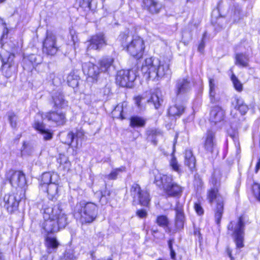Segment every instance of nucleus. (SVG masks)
<instances>
[{"mask_svg": "<svg viewBox=\"0 0 260 260\" xmlns=\"http://www.w3.org/2000/svg\"><path fill=\"white\" fill-rule=\"evenodd\" d=\"M44 221L42 228L47 233H54L64 229L68 223V215L59 204H45L42 209Z\"/></svg>", "mask_w": 260, "mask_h": 260, "instance_id": "f257e3e1", "label": "nucleus"}, {"mask_svg": "<svg viewBox=\"0 0 260 260\" xmlns=\"http://www.w3.org/2000/svg\"><path fill=\"white\" fill-rule=\"evenodd\" d=\"M171 58L149 57L142 63L141 71L147 79H161L171 74Z\"/></svg>", "mask_w": 260, "mask_h": 260, "instance_id": "f03ea898", "label": "nucleus"}, {"mask_svg": "<svg viewBox=\"0 0 260 260\" xmlns=\"http://www.w3.org/2000/svg\"><path fill=\"white\" fill-rule=\"evenodd\" d=\"M98 213V206L91 202H81L77 204L74 215L83 223H90L96 218Z\"/></svg>", "mask_w": 260, "mask_h": 260, "instance_id": "7ed1b4c3", "label": "nucleus"}, {"mask_svg": "<svg viewBox=\"0 0 260 260\" xmlns=\"http://www.w3.org/2000/svg\"><path fill=\"white\" fill-rule=\"evenodd\" d=\"M212 183L213 186L208 190L207 198L209 203L212 205L215 204L214 209L215 221L217 224H219L223 213L224 199L218 193L219 183L217 181L212 179Z\"/></svg>", "mask_w": 260, "mask_h": 260, "instance_id": "20e7f679", "label": "nucleus"}, {"mask_svg": "<svg viewBox=\"0 0 260 260\" xmlns=\"http://www.w3.org/2000/svg\"><path fill=\"white\" fill-rule=\"evenodd\" d=\"M244 219L242 216L232 221L228 225V232L233 236L238 248L244 247Z\"/></svg>", "mask_w": 260, "mask_h": 260, "instance_id": "39448f33", "label": "nucleus"}, {"mask_svg": "<svg viewBox=\"0 0 260 260\" xmlns=\"http://www.w3.org/2000/svg\"><path fill=\"white\" fill-rule=\"evenodd\" d=\"M136 77V70H121L117 73L116 82L121 87H132Z\"/></svg>", "mask_w": 260, "mask_h": 260, "instance_id": "423d86ee", "label": "nucleus"}, {"mask_svg": "<svg viewBox=\"0 0 260 260\" xmlns=\"http://www.w3.org/2000/svg\"><path fill=\"white\" fill-rule=\"evenodd\" d=\"M59 50L56 35L51 31H47L43 42V51L48 55H55Z\"/></svg>", "mask_w": 260, "mask_h": 260, "instance_id": "0eeeda50", "label": "nucleus"}, {"mask_svg": "<svg viewBox=\"0 0 260 260\" xmlns=\"http://www.w3.org/2000/svg\"><path fill=\"white\" fill-rule=\"evenodd\" d=\"M131 194L133 197L134 202L138 201L142 206H147L150 201L149 195L146 190L141 189L140 185L137 183L132 185Z\"/></svg>", "mask_w": 260, "mask_h": 260, "instance_id": "6e6552de", "label": "nucleus"}, {"mask_svg": "<svg viewBox=\"0 0 260 260\" xmlns=\"http://www.w3.org/2000/svg\"><path fill=\"white\" fill-rule=\"evenodd\" d=\"M144 48L143 40L138 37L133 38L128 45H126L127 51L132 56L137 58L142 56Z\"/></svg>", "mask_w": 260, "mask_h": 260, "instance_id": "1a4fd4ad", "label": "nucleus"}, {"mask_svg": "<svg viewBox=\"0 0 260 260\" xmlns=\"http://www.w3.org/2000/svg\"><path fill=\"white\" fill-rule=\"evenodd\" d=\"M7 178L11 184L15 187H23L26 184L24 174L20 171L10 170L7 174Z\"/></svg>", "mask_w": 260, "mask_h": 260, "instance_id": "9d476101", "label": "nucleus"}, {"mask_svg": "<svg viewBox=\"0 0 260 260\" xmlns=\"http://www.w3.org/2000/svg\"><path fill=\"white\" fill-rule=\"evenodd\" d=\"M82 70L85 75L93 81H96L101 72L99 67L91 62H84L82 64Z\"/></svg>", "mask_w": 260, "mask_h": 260, "instance_id": "9b49d317", "label": "nucleus"}, {"mask_svg": "<svg viewBox=\"0 0 260 260\" xmlns=\"http://www.w3.org/2000/svg\"><path fill=\"white\" fill-rule=\"evenodd\" d=\"M86 43L87 50L89 51L92 49H100L102 47L106 45V41L104 35L100 34L92 36L90 40L87 42Z\"/></svg>", "mask_w": 260, "mask_h": 260, "instance_id": "f8f14e48", "label": "nucleus"}, {"mask_svg": "<svg viewBox=\"0 0 260 260\" xmlns=\"http://www.w3.org/2000/svg\"><path fill=\"white\" fill-rule=\"evenodd\" d=\"M42 117L52 121L57 125H63L66 122L65 114L62 112H50L42 114Z\"/></svg>", "mask_w": 260, "mask_h": 260, "instance_id": "ddd939ff", "label": "nucleus"}, {"mask_svg": "<svg viewBox=\"0 0 260 260\" xmlns=\"http://www.w3.org/2000/svg\"><path fill=\"white\" fill-rule=\"evenodd\" d=\"M154 182L157 186L162 188L165 191L173 182L172 176L161 174L158 173L155 176Z\"/></svg>", "mask_w": 260, "mask_h": 260, "instance_id": "4468645a", "label": "nucleus"}, {"mask_svg": "<svg viewBox=\"0 0 260 260\" xmlns=\"http://www.w3.org/2000/svg\"><path fill=\"white\" fill-rule=\"evenodd\" d=\"M225 112L222 108L219 106L212 108L210 115V121L211 123L217 124L221 122L224 118Z\"/></svg>", "mask_w": 260, "mask_h": 260, "instance_id": "2eb2a0df", "label": "nucleus"}, {"mask_svg": "<svg viewBox=\"0 0 260 260\" xmlns=\"http://www.w3.org/2000/svg\"><path fill=\"white\" fill-rule=\"evenodd\" d=\"M190 89V84L187 79L182 78L178 80L176 84V94L178 97L186 94Z\"/></svg>", "mask_w": 260, "mask_h": 260, "instance_id": "dca6fc26", "label": "nucleus"}, {"mask_svg": "<svg viewBox=\"0 0 260 260\" xmlns=\"http://www.w3.org/2000/svg\"><path fill=\"white\" fill-rule=\"evenodd\" d=\"M215 146V133L212 131H208L205 138L204 147L207 152H212Z\"/></svg>", "mask_w": 260, "mask_h": 260, "instance_id": "f3484780", "label": "nucleus"}, {"mask_svg": "<svg viewBox=\"0 0 260 260\" xmlns=\"http://www.w3.org/2000/svg\"><path fill=\"white\" fill-rule=\"evenodd\" d=\"M45 245L47 252L51 253L57 250L59 245V242L56 237L47 236L45 238Z\"/></svg>", "mask_w": 260, "mask_h": 260, "instance_id": "a211bd4d", "label": "nucleus"}, {"mask_svg": "<svg viewBox=\"0 0 260 260\" xmlns=\"http://www.w3.org/2000/svg\"><path fill=\"white\" fill-rule=\"evenodd\" d=\"M114 59L113 57L106 56L103 57L98 61L100 69L101 72H107L113 66Z\"/></svg>", "mask_w": 260, "mask_h": 260, "instance_id": "6ab92c4d", "label": "nucleus"}, {"mask_svg": "<svg viewBox=\"0 0 260 260\" xmlns=\"http://www.w3.org/2000/svg\"><path fill=\"white\" fill-rule=\"evenodd\" d=\"M58 175L55 173H51L50 172H46L42 174L41 180L40 185L42 189L46 188L47 186L49 183L56 181L58 178Z\"/></svg>", "mask_w": 260, "mask_h": 260, "instance_id": "aec40b11", "label": "nucleus"}, {"mask_svg": "<svg viewBox=\"0 0 260 260\" xmlns=\"http://www.w3.org/2000/svg\"><path fill=\"white\" fill-rule=\"evenodd\" d=\"M184 164L192 171L196 167V159L190 150H186L184 153Z\"/></svg>", "mask_w": 260, "mask_h": 260, "instance_id": "412c9836", "label": "nucleus"}, {"mask_svg": "<svg viewBox=\"0 0 260 260\" xmlns=\"http://www.w3.org/2000/svg\"><path fill=\"white\" fill-rule=\"evenodd\" d=\"M176 211V224L178 228L180 229L183 226L184 213L183 206L180 203H177Z\"/></svg>", "mask_w": 260, "mask_h": 260, "instance_id": "4be33fe9", "label": "nucleus"}, {"mask_svg": "<svg viewBox=\"0 0 260 260\" xmlns=\"http://www.w3.org/2000/svg\"><path fill=\"white\" fill-rule=\"evenodd\" d=\"M232 104L235 106L236 110L239 111L241 115L245 114L249 109L248 106L240 98L235 97Z\"/></svg>", "mask_w": 260, "mask_h": 260, "instance_id": "5701e85b", "label": "nucleus"}, {"mask_svg": "<svg viewBox=\"0 0 260 260\" xmlns=\"http://www.w3.org/2000/svg\"><path fill=\"white\" fill-rule=\"evenodd\" d=\"M4 201L5 203V206L10 212L16 209L18 206V203L13 195L6 194L4 198Z\"/></svg>", "mask_w": 260, "mask_h": 260, "instance_id": "b1692460", "label": "nucleus"}, {"mask_svg": "<svg viewBox=\"0 0 260 260\" xmlns=\"http://www.w3.org/2000/svg\"><path fill=\"white\" fill-rule=\"evenodd\" d=\"M57 162L59 164V169L65 172L68 171L70 169L71 166L68 157L63 154H60L57 158Z\"/></svg>", "mask_w": 260, "mask_h": 260, "instance_id": "393cba45", "label": "nucleus"}, {"mask_svg": "<svg viewBox=\"0 0 260 260\" xmlns=\"http://www.w3.org/2000/svg\"><path fill=\"white\" fill-rule=\"evenodd\" d=\"M148 102L153 104L155 109H158L162 102L160 91L157 90L152 92L150 98L148 100Z\"/></svg>", "mask_w": 260, "mask_h": 260, "instance_id": "a878e982", "label": "nucleus"}, {"mask_svg": "<svg viewBox=\"0 0 260 260\" xmlns=\"http://www.w3.org/2000/svg\"><path fill=\"white\" fill-rule=\"evenodd\" d=\"M165 192L169 196L175 197L181 194L182 188L177 183L173 182L171 185L166 188Z\"/></svg>", "mask_w": 260, "mask_h": 260, "instance_id": "bb28decb", "label": "nucleus"}, {"mask_svg": "<svg viewBox=\"0 0 260 260\" xmlns=\"http://www.w3.org/2000/svg\"><path fill=\"white\" fill-rule=\"evenodd\" d=\"M185 107L184 105L180 104L178 102L174 106L170 107L168 113L171 116H175L181 115L184 111Z\"/></svg>", "mask_w": 260, "mask_h": 260, "instance_id": "cd10ccee", "label": "nucleus"}, {"mask_svg": "<svg viewBox=\"0 0 260 260\" xmlns=\"http://www.w3.org/2000/svg\"><path fill=\"white\" fill-rule=\"evenodd\" d=\"M209 95L211 102L216 103L219 100L216 94V85L215 81L214 79L210 78L209 79Z\"/></svg>", "mask_w": 260, "mask_h": 260, "instance_id": "c85d7f7f", "label": "nucleus"}, {"mask_svg": "<svg viewBox=\"0 0 260 260\" xmlns=\"http://www.w3.org/2000/svg\"><path fill=\"white\" fill-rule=\"evenodd\" d=\"M235 64L242 67H246L248 65V56L243 53H238L235 56Z\"/></svg>", "mask_w": 260, "mask_h": 260, "instance_id": "c756f323", "label": "nucleus"}, {"mask_svg": "<svg viewBox=\"0 0 260 260\" xmlns=\"http://www.w3.org/2000/svg\"><path fill=\"white\" fill-rule=\"evenodd\" d=\"M57 181H54L51 183H49L47 185V192L48 193V198L50 200H53L55 198L57 194L58 186L57 184Z\"/></svg>", "mask_w": 260, "mask_h": 260, "instance_id": "7c9ffc66", "label": "nucleus"}, {"mask_svg": "<svg viewBox=\"0 0 260 260\" xmlns=\"http://www.w3.org/2000/svg\"><path fill=\"white\" fill-rule=\"evenodd\" d=\"M145 124V120L139 116H133L130 119V126L132 127H143Z\"/></svg>", "mask_w": 260, "mask_h": 260, "instance_id": "2f4dec72", "label": "nucleus"}, {"mask_svg": "<svg viewBox=\"0 0 260 260\" xmlns=\"http://www.w3.org/2000/svg\"><path fill=\"white\" fill-rule=\"evenodd\" d=\"M53 100L54 103V106L58 108H63L67 105L66 101L63 98L61 94L58 93L53 96Z\"/></svg>", "mask_w": 260, "mask_h": 260, "instance_id": "473e14b6", "label": "nucleus"}, {"mask_svg": "<svg viewBox=\"0 0 260 260\" xmlns=\"http://www.w3.org/2000/svg\"><path fill=\"white\" fill-rule=\"evenodd\" d=\"M24 61L27 62L29 61L30 63L34 66L38 64L41 62V57L36 54H30L24 58Z\"/></svg>", "mask_w": 260, "mask_h": 260, "instance_id": "72a5a7b5", "label": "nucleus"}, {"mask_svg": "<svg viewBox=\"0 0 260 260\" xmlns=\"http://www.w3.org/2000/svg\"><path fill=\"white\" fill-rule=\"evenodd\" d=\"M125 167L121 166L120 168L114 169L108 175H107V177L109 179H116L119 173L125 172Z\"/></svg>", "mask_w": 260, "mask_h": 260, "instance_id": "f704fd0d", "label": "nucleus"}, {"mask_svg": "<svg viewBox=\"0 0 260 260\" xmlns=\"http://www.w3.org/2000/svg\"><path fill=\"white\" fill-rule=\"evenodd\" d=\"M170 167L172 168V169L180 173L181 172L180 166L179 165L178 161L176 158L174 156L173 154L171 156V158L169 162Z\"/></svg>", "mask_w": 260, "mask_h": 260, "instance_id": "c9c22d12", "label": "nucleus"}, {"mask_svg": "<svg viewBox=\"0 0 260 260\" xmlns=\"http://www.w3.org/2000/svg\"><path fill=\"white\" fill-rule=\"evenodd\" d=\"M119 40L121 42V45L123 47L126 48V45H128L132 39L128 34L122 33L119 36Z\"/></svg>", "mask_w": 260, "mask_h": 260, "instance_id": "e433bc0d", "label": "nucleus"}, {"mask_svg": "<svg viewBox=\"0 0 260 260\" xmlns=\"http://www.w3.org/2000/svg\"><path fill=\"white\" fill-rule=\"evenodd\" d=\"M231 80L232 81L234 86L236 90L240 92L243 90L242 84L234 74L232 75Z\"/></svg>", "mask_w": 260, "mask_h": 260, "instance_id": "4c0bfd02", "label": "nucleus"}, {"mask_svg": "<svg viewBox=\"0 0 260 260\" xmlns=\"http://www.w3.org/2000/svg\"><path fill=\"white\" fill-rule=\"evenodd\" d=\"M156 223L158 225L165 228L168 226L169 221L166 216L160 215L157 217Z\"/></svg>", "mask_w": 260, "mask_h": 260, "instance_id": "58836bf2", "label": "nucleus"}, {"mask_svg": "<svg viewBox=\"0 0 260 260\" xmlns=\"http://www.w3.org/2000/svg\"><path fill=\"white\" fill-rule=\"evenodd\" d=\"M75 139V134L71 132H69L68 133L67 135H66V138L64 140H63L62 142L65 143V144H67L68 145H71L72 144V147H74V146H75V143L74 144V140Z\"/></svg>", "mask_w": 260, "mask_h": 260, "instance_id": "ea45409f", "label": "nucleus"}, {"mask_svg": "<svg viewBox=\"0 0 260 260\" xmlns=\"http://www.w3.org/2000/svg\"><path fill=\"white\" fill-rule=\"evenodd\" d=\"M8 119L11 126L15 128L17 125V117L13 112H9L8 114Z\"/></svg>", "mask_w": 260, "mask_h": 260, "instance_id": "a19ab883", "label": "nucleus"}, {"mask_svg": "<svg viewBox=\"0 0 260 260\" xmlns=\"http://www.w3.org/2000/svg\"><path fill=\"white\" fill-rule=\"evenodd\" d=\"M110 191L108 190H105L104 192H101V197L100 200L101 204L103 205L106 204L109 201L108 197L110 196Z\"/></svg>", "mask_w": 260, "mask_h": 260, "instance_id": "79ce46f5", "label": "nucleus"}, {"mask_svg": "<svg viewBox=\"0 0 260 260\" xmlns=\"http://www.w3.org/2000/svg\"><path fill=\"white\" fill-rule=\"evenodd\" d=\"M252 189L255 198L260 202V184L255 183L253 185Z\"/></svg>", "mask_w": 260, "mask_h": 260, "instance_id": "37998d69", "label": "nucleus"}, {"mask_svg": "<svg viewBox=\"0 0 260 260\" xmlns=\"http://www.w3.org/2000/svg\"><path fill=\"white\" fill-rule=\"evenodd\" d=\"M242 16V10L241 7L238 6L235 7L234 14L233 16V21L236 22L238 21L241 18Z\"/></svg>", "mask_w": 260, "mask_h": 260, "instance_id": "c03bdc74", "label": "nucleus"}, {"mask_svg": "<svg viewBox=\"0 0 260 260\" xmlns=\"http://www.w3.org/2000/svg\"><path fill=\"white\" fill-rule=\"evenodd\" d=\"M33 127L41 133H42L43 132H44V131L46 129L45 126L43 123L39 121H35Z\"/></svg>", "mask_w": 260, "mask_h": 260, "instance_id": "a18cd8bd", "label": "nucleus"}, {"mask_svg": "<svg viewBox=\"0 0 260 260\" xmlns=\"http://www.w3.org/2000/svg\"><path fill=\"white\" fill-rule=\"evenodd\" d=\"M160 9V5L156 1L151 5L147 10L151 13H157Z\"/></svg>", "mask_w": 260, "mask_h": 260, "instance_id": "49530a36", "label": "nucleus"}, {"mask_svg": "<svg viewBox=\"0 0 260 260\" xmlns=\"http://www.w3.org/2000/svg\"><path fill=\"white\" fill-rule=\"evenodd\" d=\"M84 133L83 131L81 130L77 131L75 134V139L76 140L75 145L74 146L75 148H77L78 147V140L79 139H82L84 137Z\"/></svg>", "mask_w": 260, "mask_h": 260, "instance_id": "de8ad7c7", "label": "nucleus"}, {"mask_svg": "<svg viewBox=\"0 0 260 260\" xmlns=\"http://www.w3.org/2000/svg\"><path fill=\"white\" fill-rule=\"evenodd\" d=\"M67 81L69 85L72 87L77 86L78 85V81L77 79H73V76L69 75L67 78Z\"/></svg>", "mask_w": 260, "mask_h": 260, "instance_id": "09e8293b", "label": "nucleus"}, {"mask_svg": "<svg viewBox=\"0 0 260 260\" xmlns=\"http://www.w3.org/2000/svg\"><path fill=\"white\" fill-rule=\"evenodd\" d=\"M174 242L173 239H170L168 241L169 248L170 250L171 257L172 259H175L176 257V253L174 250L173 249V243Z\"/></svg>", "mask_w": 260, "mask_h": 260, "instance_id": "8fccbe9b", "label": "nucleus"}, {"mask_svg": "<svg viewBox=\"0 0 260 260\" xmlns=\"http://www.w3.org/2000/svg\"><path fill=\"white\" fill-rule=\"evenodd\" d=\"M194 208L199 215H202L204 213V210L200 203H196L194 205Z\"/></svg>", "mask_w": 260, "mask_h": 260, "instance_id": "3c124183", "label": "nucleus"}, {"mask_svg": "<svg viewBox=\"0 0 260 260\" xmlns=\"http://www.w3.org/2000/svg\"><path fill=\"white\" fill-rule=\"evenodd\" d=\"M40 260H63L59 256H54L52 257L50 255H44Z\"/></svg>", "mask_w": 260, "mask_h": 260, "instance_id": "603ef678", "label": "nucleus"}, {"mask_svg": "<svg viewBox=\"0 0 260 260\" xmlns=\"http://www.w3.org/2000/svg\"><path fill=\"white\" fill-rule=\"evenodd\" d=\"M44 136V139L46 140H50L52 137V134L48 129H45L41 133Z\"/></svg>", "mask_w": 260, "mask_h": 260, "instance_id": "864d4df0", "label": "nucleus"}, {"mask_svg": "<svg viewBox=\"0 0 260 260\" xmlns=\"http://www.w3.org/2000/svg\"><path fill=\"white\" fill-rule=\"evenodd\" d=\"M155 2V0H143V5L148 9L151 5Z\"/></svg>", "mask_w": 260, "mask_h": 260, "instance_id": "5fc2aeb1", "label": "nucleus"}, {"mask_svg": "<svg viewBox=\"0 0 260 260\" xmlns=\"http://www.w3.org/2000/svg\"><path fill=\"white\" fill-rule=\"evenodd\" d=\"M147 212L146 210L141 209L139 210L137 212V215L140 218H144L147 216Z\"/></svg>", "mask_w": 260, "mask_h": 260, "instance_id": "6e6d98bb", "label": "nucleus"}, {"mask_svg": "<svg viewBox=\"0 0 260 260\" xmlns=\"http://www.w3.org/2000/svg\"><path fill=\"white\" fill-rule=\"evenodd\" d=\"M65 260H74L75 257L73 254L70 252H66L64 254Z\"/></svg>", "mask_w": 260, "mask_h": 260, "instance_id": "4d7b16f0", "label": "nucleus"}, {"mask_svg": "<svg viewBox=\"0 0 260 260\" xmlns=\"http://www.w3.org/2000/svg\"><path fill=\"white\" fill-rule=\"evenodd\" d=\"M205 36H206V34L205 33L204 35L203 38H205ZM203 39L204 38H203V40H202L201 43L199 44V47H198V50L200 52H202L203 50L204 46H205V43L203 41Z\"/></svg>", "mask_w": 260, "mask_h": 260, "instance_id": "13d9d810", "label": "nucleus"}, {"mask_svg": "<svg viewBox=\"0 0 260 260\" xmlns=\"http://www.w3.org/2000/svg\"><path fill=\"white\" fill-rule=\"evenodd\" d=\"M80 6L83 5L84 4L89 5L90 3V0H77Z\"/></svg>", "mask_w": 260, "mask_h": 260, "instance_id": "bf43d9fd", "label": "nucleus"}, {"mask_svg": "<svg viewBox=\"0 0 260 260\" xmlns=\"http://www.w3.org/2000/svg\"><path fill=\"white\" fill-rule=\"evenodd\" d=\"M116 111L120 112L119 116L121 118V119H123L124 117H123L122 114V111H121V107H119V106H117L115 108V109H114V112H115Z\"/></svg>", "mask_w": 260, "mask_h": 260, "instance_id": "052dcab7", "label": "nucleus"}, {"mask_svg": "<svg viewBox=\"0 0 260 260\" xmlns=\"http://www.w3.org/2000/svg\"><path fill=\"white\" fill-rule=\"evenodd\" d=\"M14 57V54H9L8 59V60H7V62H8V63L9 64H10V62L13 60Z\"/></svg>", "mask_w": 260, "mask_h": 260, "instance_id": "680f3d73", "label": "nucleus"}, {"mask_svg": "<svg viewBox=\"0 0 260 260\" xmlns=\"http://www.w3.org/2000/svg\"><path fill=\"white\" fill-rule=\"evenodd\" d=\"M259 168H260V158L256 165V169H255L256 172H257L258 171V170L259 169Z\"/></svg>", "mask_w": 260, "mask_h": 260, "instance_id": "e2e57ef3", "label": "nucleus"}, {"mask_svg": "<svg viewBox=\"0 0 260 260\" xmlns=\"http://www.w3.org/2000/svg\"><path fill=\"white\" fill-rule=\"evenodd\" d=\"M141 99V98L140 97H138L136 99V103H137V104L138 106H140V100Z\"/></svg>", "mask_w": 260, "mask_h": 260, "instance_id": "0e129e2a", "label": "nucleus"}, {"mask_svg": "<svg viewBox=\"0 0 260 260\" xmlns=\"http://www.w3.org/2000/svg\"><path fill=\"white\" fill-rule=\"evenodd\" d=\"M228 255L230 257L231 260H234V258L232 255L231 251L229 250L228 251Z\"/></svg>", "mask_w": 260, "mask_h": 260, "instance_id": "69168bd1", "label": "nucleus"}, {"mask_svg": "<svg viewBox=\"0 0 260 260\" xmlns=\"http://www.w3.org/2000/svg\"><path fill=\"white\" fill-rule=\"evenodd\" d=\"M2 61H3V63L5 64L7 63V62L6 61H5V60L3 58L2 59Z\"/></svg>", "mask_w": 260, "mask_h": 260, "instance_id": "338daca9", "label": "nucleus"}, {"mask_svg": "<svg viewBox=\"0 0 260 260\" xmlns=\"http://www.w3.org/2000/svg\"><path fill=\"white\" fill-rule=\"evenodd\" d=\"M0 260H3L2 255L0 254Z\"/></svg>", "mask_w": 260, "mask_h": 260, "instance_id": "774afa93", "label": "nucleus"}]
</instances>
